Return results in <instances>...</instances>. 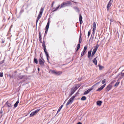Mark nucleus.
Wrapping results in <instances>:
<instances>
[{
	"label": "nucleus",
	"instance_id": "1",
	"mask_svg": "<svg viewBox=\"0 0 124 124\" xmlns=\"http://www.w3.org/2000/svg\"><path fill=\"white\" fill-rule=\"evenodd\" d=\"M44 10V8H41L40 10V12L39 13V14L38 16V17L37 18L36 21V25H37L38 22L39 20L41 17L42 14Z\"/></svg>",
	"mask_w": 124,
	"mask_h": 124
},
{
	"label": "nucleus",
	"instance_id": "2",
	"mask_svg": "<svg viewBox=\"0 0 124 124\" xmlns=\"http://www.w3.org/2000/svg\"><path fill=\"white\" fill-rule=\"evenodd\" d=\"M42 46L44 48V51L46 56L47 60L48 61V57H49V55L47 52L46 51V46L45 44V42L44 41H43L42 43Z\"/></svg>",
	"mask_w": 124,
	"mask_h": 124
},
{
	"label": "nucleus",
	"instance_id": "3",
	"mask_svg": "<svg viewBox=\"0 0 124 124\" xmlns=\"http://www.w3.org/2000/svg\"><path fill=\"white\" fill-rule=\"evenodd\" d=\"M98 47L99 46L98 45V44H97L95 47H94V49L91 55L92 57H93V56L96 52Z\"/></svg>",
	"mask_w": 124,
	"mask_h": 124
},
{
	"label": "nucleus",
	"instance_id": "4",
	"mask_svg": "<svg viewBox=\"0 0 124 124\" xmlns=\"http://www.w3.org/2000/svg\"><path fill=\"white\" fill-rule=\"evenodd\" d=\"M50 72L52 74L57 75H59L61 74L62 72L61 71H57L54 70H51L50 71Z\"/></svg>",
	"mask_w": 124,
	"mask_h": 124
},
{
	"label": "nucleus",
	"instance_id": "5",
	"mask_svg": "<svg viewBox=\"0 0 124 124\" xmlns=\"http://www.w3.org/2000/svg\"><path fill=\"white\" fill-rule=\"evenodd\" d=\"M75 97V96H73L70 99L66 104L67 106L70 104H71L72 102Z\"/></svg>",
	"mask_w": 124,
	"mask_h": 124
},
{
	"label": "nucleus",
	"instance_id": "6",
	"mask_svg": "<svg viewBox=\"0 0 124 124\" xmlns=\"http://www.w3.org/2000/svg\"><path fill=\"white\" fill-rule=\"evenodd\" d=\"M119 76V80L121 79L123 77H124V70H123L121 73H119L117 75V77Z\"/></svg>",
	"mask_w": 124,
	"mask_h": 124
},
{
	"label": "nucleus",
	"instance_id": "7",
	"mask_svg": "<svg viewBox=\"0 0 124 124\" xmlns=\"http://www.w3.org/2000/svg\"><path fill=\"white\" fill-rule=\"evenodd\" d=\"M39 109H37L34 111L32 112L30 115V116L31 117L33 116L36 114L39 111Z\"/></svg>",
	"mask_w": 124,
	"mask_h": 124
},
{
	"label": "nucleus",
	"instance_id": "8",
	"mask_svg": "<svg viewBox=\"0 0 124 124\" xmlns=\"http://www.w3.org/2000/svg\"><path fill=\"white\" fill-rule=\"evenodd\" d=\"M50 24V21L48 20L46 27V31L45 33V34H46L49 28Z\"/></svg>",
	"mask_w": 124,
	"mask_h": 124
},
{
	"label": "nucleus",
	"instance_id": "9",
	"mask_svg": "<svg viewBox=\"0 0 124 124\" xmlns=\"http://www.w3.org/2000/svg\"><path fill=\"white\" fill-rule=\"evenodd\" d=\"M93 88V86H92L90 88L88 89L84 93V95H85L88 94L92 90Z\"/></svg>",
	"mask_w": 124,
	"mask_h": 124
},
{
	"label": "nucleus",
	"instance_id": "10",
	"mask_svg": "<svg viewBox=\"0 0 124 124\" xmlns=\"http://www.w3.org/2000/svg\"><path fill=\"white\" fill-rule=\"evenodd\" d=\"M39 64L41 66H44V62L41 59H39Z\"/></svg>",
	"mask_w": 124,
	"mask_h": 124
},
{
	"label": "nucleus",
	"instance_id": "11",
	"mask_svg": "<svg viewBox=\"0 0 124 124\" xmlns=\"http://www.w3.org/2000/svg\"><path fill=\"white\" fill-rule=\"evenodd\" d=\"M81 38V36L80 35L79 38V43L78 45V46H77V49L76 51H77L79 49L80 47V43H81V40H80Z\"/></svg>",
	"mask_w": 124,
	"mask_h": 124
},
{
	"label": "nucleus",
	"instance_id": "12",
	"mask_svg": "<svg viewBox=\"0 0 124 124\" xmlns=\"http://www.w3.org/2000/svg\"><path fill=\"white\" fill-rule=\"evenodd\" d=\"M112 87V85L111 84L109 85L106 87V90L108 92V91L111 89Z\"/></svg>",
	"mask_w": 124,
	"mask_h": 124
},
{
	"label": "nucleus",
	"instance_id": "13",
	"mask_svg": "<svg viewBox=\"0 0 124 124\" xmlns=\"http://www.w3.org/2000/svg\"><path fill=\"white\" fill-rule=\"evenodd\" d=\"M106 84H104L102 86L98 88L97 90V91H100L105 86Z\"/></svg>",
	"mask_w": 124,
	"mask_h": 124
},
{
	"label": "nucleus",
	"instance_id": "14",
	"mask_svg": "<svg viewBox=\"0 0 124 124\" xmlns=\"http://www.w3.org/2000/svg\"><path fill=\"white\" fill-rule=\"evenodd\" d=\"M66 6H68L71 4V2L70 1H68L64 2Z\"/></svg>",
	"mask_w": 124,
	"mask_h": 124
},
{
	"label": "nucleus",
	"instance_id": "15",
	"mask_svg": "<svg viewBox=\"0 0 124 124\" xmlns=\"http://www.w3.org/2000/svg\"><path fill=\"white\" fill-rule=\"evenodd\" d=\"M82 17L81 14H79V21L80 22V24H82L83 21L82 20Z\"/></svg>",
	"mask_w": 124,
	"mask_h": 124
},
{
	"label": "nucleus",
	"instance_id": "16",
	"mask_svg": "<svg viewBox=\"0 0 124 124\" xmlns=\"http://www.w3.org/2000/svg\"><path fill=\"white\" fill-rule=\"evenodd\" d=\"M97 56L94 58L93 60V62L94 64L95 65H97V61L96 60V59L97 58Z\"/></svg>",
	"mask_w": 124,
	"mask_h": 124
},
{
	"label": "nucleus",
	"instance_id": "17",
	"mask_svg": "<svg viewBox=\"0 0 124 124\" xmlns=\"http://www.w3.org/2000/svg\"><path fill=\"white\" fill-rule=\"evenodd\" d=\"M74 89V88H72L71 90V92L70 95V96L72 95L76 91Z\"/></svg>",
	"mask_w": 124,
	"mask_h": 124
},
{
	"label": "nucleus",
	"instance_id": "18",
	"mask_svg": "<svg viewBox=\"0 0 124 124\" xmlns=\"http://www.w3.org/2000/svg\"><path fill=\"white\" fill-rule=\"evenodd\" d=\"M112 0H110L109 1L107 5V6H108V7H110L112 4Z\"/></svg>",
	"mask_w": 124,
	"mask_h": 124
},
{
	"label": "nucleus",
	"instance_id": "19",
	"mask_svg": "<svg viewBox=\"0 0 124 124\" xmlns=\"http://www.w3.org/2000/svg\"><path fill=\"white\" fill-rule=\"evenodd\" d=\"M25 77V76L24 75H19L18 76L17 78L18 79H21Z\"/></svg>",
	"mask_w": 124,
	"mask_h": 124
},
{
	"label": "nucleus",
	"instance_id": "20",
	"mask_svg": "<svg viewBox=\"0 0 124 124\" xmlns=\"http://www.w3.org/2000/svg\"><path fill=\"white\" fill-rule=\"evenodd\" d=\"M93 29H96V24L95 22H94L93 24Z\"/></svg>",
	"mask_w": 124,
	"mask_h": 124
},
{
	"label": "nucleus",
	"instance_id": "21",
	"mask_svg": "<svg viewBox=\"0 0 124 124\" xmlns=\"http://www.w3.org/2000/svg\"><path fill=\"white\" fill-rule=\"evenodd\" d=\"M19 102V100H18L15 103L14 105V107L15 108L17 106L18 103Z\"/></svg>",
	"mask_w": 124,
	"mask_h": 124
},
{
	"label": "nucleus",
	"instance_id": "22",
	"mask_svg": "<svg viewBox=\"0 0 124 124\" xmlns=\"http://www.w3.org/2000/svg\"><path fill=\"white\" fill-rule=\"evenodd\" d=\"M102 102V101H98L97 102V104L98 106H101Z\"/></svg>",
	"mask_w": 124,
	"mask_h": 124
},
{
	"label": "nucleus",
	"instance_id": "23",
	"mask_svg": "<svg viewBox=\"0 0 124 124\" xmlns=\"http://www.w3.org/2000/svg\"><path fill=\"white\" fill-rule=\"evenodd\" d=\"M92 51L91 50L89 51L88 52V57L89 58L91 56Z\"/></svg>",
	"mask_w": 124,
	"mask_h": 124
},
{
	"label": "nucleus",
	"instance_id": "24",
	"mask_svg": "<svg viewBox=\"0 0 124 124\" xmlns=\"http://www.w3.org/2000/svg\"><path fill=\"white\" fill-rule=\"evenodd\" d=\"M66 6H65V3H64V2H63L62 4L61 5V7L60 8H63L64 7H65Z\"/></svg>",
	"mask_w": 124,
	"mask_h": 124
},
{
	"label": "nucleus",
	"instance_id": "25",
	"mask_svg": "<svg viewBox=\"0 0 124 124\" xmlns=\"http://www.w3.org/2000/svg\"><path fill=\"white\" fill-rule=\"evenodd\" d=\"M63 106V105H62L59 108L57 112V113L59 112L61 110V108H62Z\"/></svg>",
	"mask_w": 124,
	"mask_h": 124
},
{
	"label": "nucleus",
	"instance_id": "26",
	"mask_svg": "<svg viewBox=\"0 0 124 124\" xmlns=\"http://www.w3.org/2000/svg\"><path fill=\"white\" fill-rule=\"evenodd\" d=\"M86 99V97L85 96H84L82 97L81 99V100L82 101H85V100Z\"/></svg>",
	"mask_w": 124,
	"mask_h": 124
},
{
	"label": "nucleus",
	"instance_id": "27",
	"mask_svg": "<svg viewBox=\"0 0 124 124\" xmlns=\"http://www.w3.org/2000/svg\"><path fill=\"white\" fill-rule=\"evenodd\" d=\"M39 41L40 42L42 43V41H41V37L40 35V33H39Z\"/></svg>",
	"mask_w": 124,
	"mask_h": 124
},
{
	"label": "nucleus",
	"instance_id": "28",
	"mask_svg": "<svg viewBox=\"0 0 124 124\" xmlns=\"http://www.w3.org/2000/svg\"><path fill=\"white\" fill-rule=\"evenodd\" d=\"M79 86H76L72 88H74L75 90L76 91L77 90Z\"/></svg>",
	"mask_w": 124,
	"mask_h": 124
},
{
	"label": "nucleus",
	"instance_id": "29",
	"mask_svg": "<svg viewBox=\"0 0 124 124\" xmlns=\"http://www.w3.org/2000/svg\"><path fill=\"white\" fill-rule=\"evenodd\" d=\"M6 104H7V106L9 107H11L12 106L11 104L10 103H8L7 102Z\"/></svg>",
	"mask_w": 124,
	"mask_h": 124
},
{
	"label": "nucleus",
	"instance_id": "30",
	"mask_svg": "<svg viewBox=\"0 0 124 124\" xmlns=\"http://www.w3.org/2000/svg\"><path fill=\"white\" fill-rule=\"evenodd\" d=\"M34 62L36 64H38V61L37 59L35 58L34 59Z\"/></svg>",
	"mask_w": 124,
	"mask_h": 124
},
{
	"label": "nucleus",
	"instance_id": "31",
	"mask_svg": "<svg viewBox=\"0 0 124 124\" xmlns=\"http://www.w3.org/2000/svg\"><path fill=\"white\" fill-rule=\"evenodd\" d=\"M98 66L100 70L102 69V68H103V67L101 66L100 64H99L98 65Z\"/></svg>",
	"mask_w": 124,
	"mask_h": 124
},
{
	"label": "nucleus",
	"instance_id": "32",
	"mask_svg": "<svg viewBox=\"0 0 124 124\" xmlns=\"http://www.w3.org/2000/svg\"><path fill=\"white\" fill-rule=\"evenodd\" d=\"M86 53V52H85L83 51H82V52L81 53V56L82 57V56L84 54Z\"/></svg>",
	"mask_w": 124,
	"mask_h": 124
},
{
	"label": "nucleus",
	"instance_id": "33",
	"mask_svg": "<svg viewBox=\"0 0 124 124\" xmlns=\"http://www.w3.org/2000/svg\"><path fill=\"white\" fill-rule=\"evenodd\" d=\"M119 82H117L115 85L114 86H117L119 84Z\"/></svg>",
	"mask_w": 124,
	"mask_h": 124
},
{
	"label": "nucleus",
	"instance_id": "34",
	"mask_svg": "<svg viewBox=\"0 0 124 124\" xmlns=\"http://www.w3.org/2000/svg\"><path fill=\"white\" fill-rule=\"evenodd\" d=\"M75 9L76 11H77V12H78L79 11V9L77 7H75Z\"/></svg>",
	"mask_w": 124,
	"mask_h": 124
},
{
	"label": "nucleus",
	"instance_id": "35",
	"mask_svg": "<svg viewBox=\"0 0 124 124\" xmlns=\"http://www.w3.org/2000/svg\"><path fill=\"white\" fill-rule=\"evenodd\" d=\"M106 82V79H104V80H102V84H104Z\"/></svg>",
	"mask_w": 124,
	"mask_h": 124
},
{
	"label": "nucleus",
	"instance_id": "36",
	"mask_svg": "<svg viewBox=\"0 0 124 124\" xmlns=\"http://www.w3.org/2000/svg\"><path fill=\"white\" fill-rule=\"evenodd\" d=\"M60 7V5H59L56 8H55V10H54V11H56Z\"/></svg>",
	"mask_w": 124,
	"mask_h": 124
},
{
	"label": "nucleus",
	"instance_id": "37",
	"mask_svg": "<svg viewBox=\"0 0 124 124\" xmlns=\"http://www.w3.org/2000/svg\"><path fill=\"white\" fill-rule=\"evenodd\" d=\"M3 73L0 72V77H2L3 76Z\"/></svg>",
	"mask_w": 124,
	"mask_h": 124
},
{
	"label": "nucleus",
	"instance_id": "38",
	"mask_svg": "<svg viewBox=\"0 0 124 124\" xmlns=\"http://www.w3.org/2000/svg\"><path fill=\"white\" fill-rule=\"evenodd\" d=\"M55 8H53L52 9V12H54L55 11H54V10H55Z\"/></svg>",
	"mask_w": 124,
	"mask_h": 124
},
{
	"label": "nucleus",
	"instance_id": "39",
	"mask_svg": "<svg viewBox=\"0 0 124 124\" xmlns=\"http://www.w3.org/2000/svg\"><path fill=\"white\" fill-rule=\"evenodd\" d=\"M87 49V47L86 46H85L84 48V49L85 50H86Z\"/></svg>",
	"mask_w": 124,
	"mask_h": 124
},
{
	"label": "nucleus",
	"instance_id": "40",
	"mask_svg": "<svg viewBox=\"0 0 124 124\" xmlns=\"http://www.w3.org/2000/svg\"><path fill=\"white\" fill-rule=\"evenodd\" d=\"M54 1H53L51 5V7H53V6L54 4Z\"/></svg>",
	"mask_w": 124,
	"mask_h": 124
},
{
	"label": "nucleus",
	"instance_id": "41",
	"mask_svg": "<svg viewBox=\"0 0 124 124\" xmlns=\"http://www.w3.org/2000/svg\"><path fill=\"white\" fill-rule=\"evenodd\" d=\"M91 33L89 31L88 32V36H89L90 34Z\"/></svg>",
	"mask_w": 124,
	"mask_h": 124
},
{
	"label": "nucleus",
	"instance_id": "42",
	"mask_svg": "<svg viewBox=\"0 0 124 124\" xmlns=\"http://www.w3.org/2000/svg\"><path fill=\"white\" fill-rule=\"evenodd\" d=\"M95 30H95V29H93V34H94L95 33Z\"/></svg>",
	"mask_w": 124,
	"mask_h": 124
},
{
	"label": "nucleus",
	"instance_id": "43",
	"mask_svg": "<svg viewBox=\"0 0 124 124\" xmlns=\"http://www.w3.org/2000/svg\"><path fill=\"white\" fill-rule=\"evenodd\" d=\"M1 40H2V43H4V40L3 39H2Z\"/></svg>",
	"mask_w": 124,
	"mask_h": 124
},
{
	"label": "nucleus",
	"instance_id": "44",
	"mask_svg": "<svg viewBox=\"0 0 124 124\" xmlns=\"http://www.w3.org/2000/svg\"><path fill=\"white\" fill-rule=\"evenodd\" d=\"M110 7H108V6H107V10L108 11L109 9V8Z\"/></svg>",
	"mask_w": 124,
	"mask_h": 124
},
{
	"label": "nucleus",
	"instance_id": "45",
	"mask_svg": "<svg viewBox=\"0 0 124 124\" xmlns=\"http://www.w3.org/2000/svg\"><path fill=\"white\" fill-rule=\"evenodd\" d=\"M2 116V114H0V118Z\"/></svg>",
	"mask_w": 124,
	"mask_h": 124
},
{
	"label": "nucleus",
	"instance_id": "46",
	"mask_svg": "<svg viewBox=\"0 0 124 124\" xmlns=\"http://www.w3.org/2000/svg\"><path fill=\"white\" fill-rule=\"evenodd\" d=\"M2 111L1 110V111H0V114H2Z\"/></svg>",
	"mask_w": 124,
	"mask_h": 124
},
{
	"label": "nucleus",
	"instance_id": "47",
	"mask_svg": "<svg viewBox=\"0 0 124 124\" xmlns=\"http://www.w3.org/2000/svg\"><path fill=\"white\" fill-rule=\"evenodd\" d=\"M110 20L111 22L113 21V20L112 19H110Z\"/></svg>",
	"mask_w": 124,
	"mask_h": 124
},
{
	"label": "nucleus",
	"instance_id": "48",
	"mask_svg": "<svg viewBox=\"0 0 124 124\" xmlns=\"http://www.w3.org/2000/svg\"><path fill=\"white\" fill-rule=\"evenodd\" d=\"M77 124H82V123L80 122H79Z\"/></svg>",
	"mask_w": 124,
	"mask_h": 124
},
{
	"label": "nucleus",
	"instance_id": "49",
	"mask_svg": "<svg viewBox=\"0 0 124 124\" xmlns=\"http://www.w3.org/2000/svg\"><path fill=\"white\" fill-rule=\"evenodd\" d=\"M100 83V82H98V83H96V84L95 85L98 84H99Z\"/></svg>",
	"mask_w": 124,
	"mask_h": 124
},
{
	"label": "nucleus",
	"instance_id": "50",
	"mask_svg": "<svg viewBox=\"0 0 124 124\" xmlns=\"http://www.w3.org/2000/svg\"><path fill=\"white\" fill-rule=\"evenodd\" d=\"M85 51H86V50H85L84 49H83V52H85Z\"/></svg>",
	"mask_w": 124,
	"mask_h": 124
},
{
	"label": "nucleus",
	"instance_id": "51",
	"mask_svg": "<svg viewBox=\"0 0 124 124\" xmlns=\"http://www.w3.org/2000/svg\"><path fill=\"white\" fill-rule=\"evenodd\" d=\"M78 80H81V79L80 78H78Z\"/></svg>",
	"mask_w": 124,
	"mask_h": 124
},
{
	"label": "nucleus",
	"instance_id": "52",
	"mask_svg": "<svg viewBox=\"0 0 124 124\" xmlns=\"http://www.w3.org/2000/svg\"><path fill=\"white\" fill-rule=\"evenodd\" d=\"M38 70L39 71V68H38Z\"/></svg>",
	"mask_w": 124,
	"mask_h": 124
},
{
	"label": "nucleus",
	"instance_id": "53",
	"mask_svg": "<svg viewBox=\"0 0 124 124\" xmlns=\"http://www.w3.org/2000/svg\"><path fill=\"white\" fill-rule=\"evenodd\" d=\"M65 101L64 102V103H65Z\"/></svg>",
	"mask_w": 124,
	"mask_h": 124
}]
</instances>
